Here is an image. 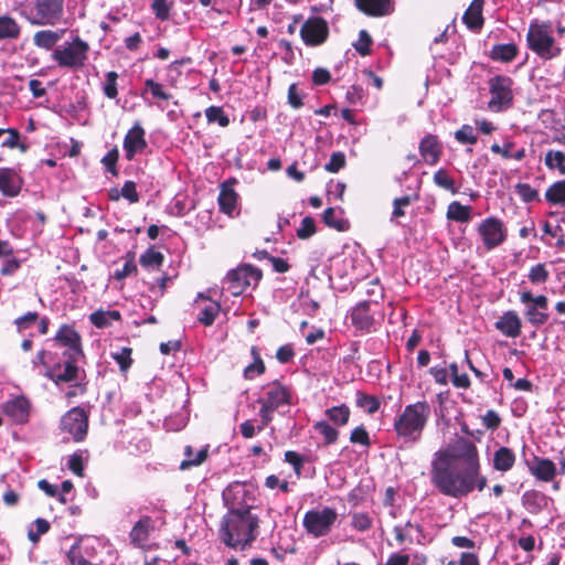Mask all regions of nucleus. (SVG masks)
Instances as JSON below:
<instances>
[{
  "label": "nucleus",
  "mask_w": 565,
  "mask_h": 565,
  "mask_svg": "<svg viewBox=\"0 0 565 565\" xmlns=\"http://www.w3.org/2000/svg\"><path fill=\"white\" fill-rule=\"evenodd\" d=\"M259 520L250 511L227 512L221 523L220 539L228 547L244 551L258 535Z\"/></svg>",
  "instance_id": "2"
},
{
  "label": "nucleus",
  "mask_w": 565,
  "mask_h": 565,
  "mask_svg": "<svg viewBox=\"0 0 565 565\" xmlns=\"http://www.w3.org/2000/svg\"><path fill=\"white\" fill-rule=\"evenodd\" d=\"M65 30H43L39 31L34 34L33 41L34 44L39 47L51 49L53 45L57 43L58 40L63 36Z\"/></svg>",
  "instance_id": "29"
},
{
  "label": "nucleus",
  "mask_w": 565,
  "mask_h": 565,
  "mask_svg": "<svg viewBox=\"0 0 565 565\" xmlns=\"http://www.w3.org/2000/svg\"><path fill=\"white\" fill-rule=\"evenodd\" d=\"M104 554L113 558L110 546L96 536H83L73 544V565H104Z\"/></svg>",
  "instance_id": "5"
},
{
  "label": "nucleus",
  "mask_w": 565,
  "mask_h": 565,
  "mask_svg": "<svg viewBox=\"0 0 565 565\" xmlns=\"http://www.w3.org/2000/svg\"><path fill=\"white\" fill-rule=\"evenodd\" d=\"M356 8L370 17H384L394 11L393 0H354Z\"/></svg>",
  "instance_id": "19"
},
{
  "label": "nucleus",
  "mask_w": 565,
  "mask_h": 565,
  "mask_svg": "<svg viewBox=\"0 0 565 565\" xmlns=\"http://www.w3.org/2000/svg\"><path fill=\"white\" fill-rule=\"evenodd\" d=\"M39 316L36 312H28L24 316L15 319L14 323L19 331L28 329L31 324L35 323Z\"/></svg>",
  "instance_id": "64"
},
{
  "label": "nucleus",
  "mask_w": 565,
  "mask_h": 565,
  "mask_svg": "<svg viewBox=\"0 0 565 565\" xmlns=\"http://www.w3.org/2000/svg\"><path fill=\"white\" fill-rule=\"evenodd\" d=\"M85 356L81 348V337L73 330V396L82 394L86 386V373L83 367Z\"/></svg>",
  "instance_id": "12"
},
{
  "label": "nucleus",
  "mask_w": 565,
  "mask_h": 565,
  "mask_svg": "<svg viewBox=\"0 0 565 565\" xmlns=\"http://www.w3.org/2000/svg\"><path fill=\"white\" fill-rule=\"evenodd\" d=\"M565 154L561 151H548L545 156V164L550 169H558L562 175H565Z\"/></svg>",
  "instance_id": "40"
},
{
  "label": "nucleus",
  "mask_w": 565,
  "mask_h": 565,
  "mask_svg": "<svg viewBox=\"0 0 565 565\" xmlns=\"http://www.w3.org/2000/svg\"><path fill=\"white\" fill-rule=\"evenodd\" d=\"M530 472L541 481H552L556 475L555 463L547 459L534 456L532 460H525Z\"/></svg>",
  "instance_id": "17"
},
{
  "label": "nucleus",
  "mask_w": 565,
  "mask_h": 565,
  "mask_svg": "<svg viewBox=\"0 0 565 565\" xmlns=\"http://www.w3.org/2000/svg\"><path fill=\"white\" fill-rule=\"evenodd\" d=\"M518 53L514 44H499L491 50L490 56L494 61L511 62Z\"/></svg>",
  "instance_id": "31"
},
{
  "label": "nucleus",
  "mask_w": 565,
  "mask_h": 565,
  "mask_svg": "<svg viewBox=\"0 0 565 565\" xmlns=\"http://www.w3.org/2000/svg\"><path fill=\"white\" fill-rule=\"evenodd\" d=\"M420 156L428 164H436L441 153V143H419Z\"/></svg>",
  "instance_id": "35"
},
{
  "label": "nucleus",
  "mask_w": 565,
  "mask_h": 565,
  "mask_svg": "<svg viewBox=\"0 0 565 565\" xmlns=\"http://www.w3.org/2000/svg\"><path fill=\"white\" fill-rule=\"evenodd\" d=\"M151 7L158 19L163 21L169 18L170 7L166 0H152Z\"/></svg>",
  "instance_id": "62"
},
{
  "label": "nucleus",
  "mask_w": 565,
  "mask_h": 565,
  "mask_svg": "<svg viewBox=\"0 0 565 565\" xmlns=\"http://www.w3.org/2000/svg\"><path fill=\"white\" fill-rule=\"evenodd\" d=\"M482 424L488 429L495 430L501 424V418L495 411L489 409L482 417Z\"/></svg>",
  "instance_id": "61"
},
{
  "label": "nucleus",
  "mask_w": 565,
  "mask_h": 565,
  "mask_svg": "<svg viewBox=\"0 0 565 565\" xmlns=\"http://www.w3.org/2000/svg\"><path fill=\"white\" fill-rule=\"evenodd\" d=\"M29 408V401L23 396L12 398L3 405V412L17 423H23L28 419Z\"/></svg>",
  "instance_id": "22"
},
{
  "label": "nucleus",
  "mask_w": 565,
  "mask_h": 565,
  "mask_svg": "<svg viewBox=\"0 0 565 565\" xmlns=\"http://www.w3.org/2000/svg\"><path fill=\"white\" fill-rule=\"evenodd\" d=\"M64 0H35L26 9V18L32 24L56 23L63 14Z\"/></svg>",
  "instance_id": "8"
},
{
  "label": "nucleus",
  "mask_w": 565,
  "mask_h": 565,
  "mask_svg": "<svg viewBox=\"0 0 565 565\" xmlns=\"http://www.w3.org/2000/svg\"><path fill=\"white\" fill-rule=\"evenodd\" d=\"M326 415L333 424L343 426L349 422L350 408L344 404L333 406L326 411Z\"/></svg>",
  "instance_id": "33"
},
{
  "label": "nucleus",
  "mask_w": 565,
  "mask_h": 565,
  "mask_svg": "<svg viewBox=\"0 0 565 565\" xmlns=\"http://www.w3.org/2000/svg\"><path fill=\"white\" fill-rule=\"evenodd\" d=\"M258 403L263 407L275 412L280 406L290 404V393L285 386L275 382L266 387L265 394L258 399Z\"/></svg>",
  "instance_id": "16"
},
{
  "label": "nucleus",
  "mask_w": 565,
  "mask_h": 565,
  "mask_svg": "<svg viewBox=\"0 0 565 565\" xmlns=\"http://www.w3.org/2000/svg\"><path fill=\"white\" fill-rule=\"evenodd\" d=\"M288 104L295 108V109H299L300 107H302L303 103H302V98H303V94L298 89V86L297 84H291L288 88Z\"/></svg>",
  "instance_id": "58"
},
{
  "label": "nucleus",
  "mask_w": 565,
  "mask_h": 565,
  "mask_svg": "<svg viewBox=\"0 0 565 565\" xmlns=\"http://www.w3.org/2000/svg\"><path fill=\"white\" fill-rule=\"evenodd\" d=\"M526 42L529 49L543 60L555 58L562 52L553 35V25L548 21H532Z\"/></svg>",
  "instance_id": "4"
},
{
  "label": "nucleus",
  "mask_w": 565,
  "mask_h": 565,
  "mask_svg": "<svg viewBox=\"0 0 565 565\" xmlns=\"http://www.w3.org/2000/svg\"><path fill=\"white\" fill-rule=\"evenodd\" d=\"M285 461L294 467L297 476H300L305 459L296 451L288 450L285 452Z\"/></svg>",
  "instance_id": "59"
},
{
  "label": "nucleus",
  "mask_w": 565,
  "mask_h": 565,
  "mask_svg": "<svg viewBox=\"0 0 565 565\" xmlns=\"http://www.w3.org/2000/svg\"><path fill=\"white\" fill-rule=\"evenodd\" d=\"M515 191L519 196L526 203L539 200L537 191L527 183H518L515 185Z\"/></svg>",
  "instance_id": "48"
},
{
  "label": "nucleus",
  "mask_w": 565,
  "mask_h": 565,
  "mask_svg": "<svg viewBox=\"0 0 565 565\" xmlns=\"http://www.w3.org/2000/svg\"><path fill=\"white\" fill-rule=\"evenodd\" d=\"M328 24L321 18L308 19L300 29V35L306 44L319 45L328 36Z\"/></svg>",
  "instance_id": "15"
},
{
  "label": "nucleus",
  "mask_w": 565,
  "mask_h": 565,
  "mask_svg": "<svg viewBox=\"0 0 565 565\" xmlns=\"http://www.w3.org/2000/svg\"><path fill=\"white\" fill-rule=\"evenodd\" d=\"M72 47H73V70H74L77 65H83L84 61L86 60V53L88 51V45L78 39H73Z\"/></svg>",
  "instance_id": "43"
},
{
  "label": "nucleus",
  "mask_w": 565,
  "mask_h": 565,
  "mask_svg": "<svg viewBox=\"0 0 565 565\" xmlns=\"http://www.w3.org/2000/svg\"><path fill=\"white\" fill-rule=\"evenodd\" d=\"M262 279V271L252 265H242L227 273L223 280V289L233 296L242 295L252 284L257 285Z\"/></svg>",
  "instance_id": "7"
},
{
  "label": "nucleus",
  "mask_w": 565,
  "mask_h": 565,
  "mask_svg": "<svg viewBox=\"0 0 565 565\" xmlns=\"http://www.w3.org/2000/svg\"><path fill=\"white\" fill-rule=\"evenodd\" d=\"M370 301H362L351 312L352 324L361 331L369 332L373 326L374 318L370 312Z\"/></svg>",
  "instance_id": "21"
},
{
  "label": "nucleus",
  "mask_w": 565,
  "mask_h": 565,
  "mask_svg": "<svg viewBox=\"0 0 565 565\" xmlns=\"http://www.w3.org/2000/svg\"><path fill=\"white\" fill-rule=\"evenodd\" d=\"M484 0H472L463 14V22L471 30L480 29L483 24L482 8Z\"/></svg>",
  "instance_id": "26"
},
{
  "label": "nucleus",
  "mask_w": 565,
  "mask_h": 565,
  "mask_svg": "<svg viewBox=\"0 0 565 565\" xmlns=\"http://www.w3.org/2000/svg\"><path fill=\"white\" fill-rule=\"evenodd\" d=\"M163 259L164 257L160 252L149 248L140 256L139 262L146 268H158L162 265Z\"/></svg>",
  "instance_id": "39"
},
{
  "label": "nucleus",
  "mask_w": 565,
  "mask_h": 565,
  "mask_svg": "<svg viewBox=\"0 0 565 565\" xmlns=\"http://www.w3.org/2000/svg\"><path fill=\"white\" fill-rule=\"evenodd\" d=\"M345 166V156L342 152H333L330 161L326 164V170L332 173L338 172Z\"/></svg>",
  "instance_id": "60"
},
{
  "label": "nucleus",
  "mask_w": 565,
  "mask_h": 565,
  "mask_svg": "<svg viewBox=\"0 0 565 565\" xmlns=\"http://www.w3.org/2000/svg\"><path fill=\"white\" fill-rule=\"evenodd\" d=\"M545 198L552 204L565 205V180L553 183L547 189Z\"/></svg>",
  "instance_id": "36"
},
{
  "label": "nucleus",
  "mask_w": 565,
  "mask_h": 565,
  "mask_svg": "<svg viewBox=\"0 0 565 565\" xmlns=\"http://www.w3.org/2000/svg\"><path fill=\"white\" fill-rule=\"evenodd\" d=\"M19 33L20 28L12 18L7 15L0 17V40L4 38L14 39Z\"/></svg>",
  "instance_id": "38"
},
{
  "label": "nucleus",
  "mask_w": 565,
  "mask_h": 565,
  "mask_svg": "<svg viewBox=\"0 0 565 565\" xmlns=\"http://www.w3.org/2000/svg\"><path fill=\"white\" fill-rule=\"evenodd\" d=\"M90 407H73V441L85 439L88 430V417Z\"/></svg>",
  "instance_id": "20"
},
{
  "label": "nucleus",
  "mask_w": 565,
  "mask_h": 565,
  "mask_svg": "<svg viewBox=\"0 0 565 565\" xmlns=\"http://www.w3.org/2000/svg\"><path fill=\"white\" fill-rule=\"evenodd\" d=\"M452 460L459 462L461 467L473 469L480 472V463L478 450L473 443L470 440L461 439L452 448L451 452L448 451Z\"/></svg>",
  "instance_id": "13"
},
{
  "label": "nucleus",
  "mask_w": 565,
  "mask_h": 565,
  "mask_svg": "<svg viewBox=\"0 0 565 565\" xmlns=\"http://www.w3.org/2000/svg\"><path fill=\"white\" fill-rule=\"evenodd\" d=\"M515 462V454L508 447H500L493 454V468L501 472H507L512 469Z\"/></svg>",
  "instance_id": "28"
},
{
  "label": "nucleus",
  "mask_w": 565,
  "mask_h": 565,
  "mask_svg": "<svg viewBox=\"0 0 565 565\" xmlns=\"http://www.w3.org/2000/svg\"><path fill=\"white\" fill-rule=\"evenodd\" d=\"M351 525L356 531L364 532L372 526V519L366 513H353Z\"/></svg>",
  "instance_id": "50"
},
{
  "label": "nucleus",
  "mask_w": 565,
  "mask_h": 565,
  "mask_svg": "<svg viewBox=\"0 0 565 565\" xmlns=\"http://www.w3.org/2000/svg\"><path fill=\"white\" fill-rule=\"evenodd\" d=\"M313 428L316 429V431L323 436L326 446L334 444L338 440L339 431L335 428H333L328 422H317L313 425Z\"/></svg>",
  "instance_id": "37"
},
{
  "label": "nucleus",
  "mask_w": 565,
  "mask_h": 565,
  "mask_svg": "<svg viewBox=\"0 0 565 565\" xmlns=\"http://www.w3.org/2000/svg\"><path fill=\"white\" fill-rule=\"evenodd\" d=\"M334 214H335V211L333 207H328L327 210H324V212L322 214V220H323L324 224L328 225L329 227L335 228L338 231L348 230V222L344 220H337Z\"/></svg>",
  "instance_id": "45"
},
{
  "label": "nucleus",
  "mask_w": 565,
  "mask_h": 565,
  "mask_svg": "<svg viewBox=\"0 0 565 565\" xmlns=\"http://www.w3.org/2000/svg\"><path fill=\"white\" fill-rule=\"evenodd\" d=\"M350 441L352 444H359L365 447H369L371 445L369 433L366 431L364 426H359L351 431Z\"/></svg>",
  "instance_id": "54"
},
{
  "label": "nucleus",
  "mask_w": 565,
  "mask_h": 565,
  "mask_svg": "<svg viewBox=\"0 0 565 565\" xmlns=\"http://www.w3.org/2000/svg\"><path fill=\"white\" fill-rule=\"evenodd\" d=\"M117 78L116 72H108L106 74V81L104 84V93L108 98H115L117 96Z\"/></svg>",
  "instance_id": "56"
},
{
  "label": "nucleus",
  "mask_w": 565,
  "mask_h": 565,
  "mask_svg": "<svg viewBox=\"0 0 565 565\" xmlns=\"http://www.w3.org/2000/svg\"><path fill=\"white\" fill-rule=\"evenodd\" d=\"M447 217L462 223L468 222L471 217V207L459 202H451L448 206Z\"/></svg>",
  "instance_id": "32"
},
{
  "label": "nucleus",
  "mask_w": 565,
  "mask_h": 565,
  "mask_svg": "<svg viewBox=\"0 0 565 565\" xmlns=\"http://www.w3.org/2000/svg\"><path fill=\"white\" fill-rule=\"evenodd\" d=\"M371 44L372 39L370 34L365 30H361L359 33V40L353 44V46L361 55L364 56L370 53Z\"/></svg>",
  "instance_id": "53"
},
{
  "label": "nucleus",
  "mask_w": 565,
  "mask_h": 565,
  "mask_svg": "<svg viewBox=\"0 0 565 565\" xmlns=\"http://www.w3.org/2000/svg\"><path fill=\"white\" fill-rule=\"evenodd\" d=\"M356 406L363 408L367 414H375L380 408V399L376 396L367 395L362 392L356 393Z\"/></svg>",
  "instance_id": "34"
},
{
  "label": "nucleus",
  "mask_w": 565,
  "mask_h": 565,
  "mask_svg": "<svg viewBox=\"0 0 565 565\" xmlns=\"http://www.w3.org/2000/svg\"><path fill=\"white\" fill-rule=\"evenodd\" d=\"M89 452L86 449L73 452V475L81 478L84 477V468L89 461Z\"/></svg>",
  "instance_id": "41"
},
{
  "label": "nucleus",
  "mask_w": 565,
  "mask_h": 565,
  "mask_svg": "<svg viewBox=\"0 0 565 565\" xmlns=\"http://www.w3.org/2000/svg\"><path fill=\"white\" fill-rule=\"evenodd\" d=\"M430 481L444 495L460 499L475 489L482 491L487 478L473 469H467L452 460L448 451H436L431 461Z\"/></svg>",
  "instance_id": "1"
},
{
  "label": "nucleus",
  "mask_w": 565,
  "mask_h": 565,
  "mask_svg": "<svg viewBox=\"0 0 565 565\" xmlns=\"http://www.w3.org/2000/svg\"><path fill=\"white\" fill-rule=\"evenodd\" d=\"M337 518L338 513L334 509L324 507L307 511L302 523L309 534L320 537L329 534Z\"/></svg>",
  "instance_id": "10"
},
{
  "label": "nucleus",
  "mask_w": 565,
  "mask_h": 565,
  "mask_svg": "<svg viewBox=\"0 0 565 565\" xmlns=\"http://www.w3.org/2000/svg\"><path fill=\"white\" fill-rule=\"evenodd\" d=\"M521 319L515 311L505 312L495 322V328L501 331L504 335L510 338H516L521 333Z\"/></svg>",
  "instance_id": "23"
},
{
  "label": "nucleus",
  "mask_w": 565,
  "mask_h": 565,
  "mask_svg": "<svg viewBox=\"0 0 565 565\" xmlns=\"http://www.w3.org/2000/svg\"><path fill=\"white\" fill-rule=\"evenodd\" d=\"M522 503L531 514H537L547 507V497L540 491L530 490L522 495Z\"/></svg>",
  "instance_id": "25"
},
{
  "label": "nucleus",
  "mask_w": 565,
  "mask_h": 565,
  "mask_svg": "<svg viewBox=\"0 0 565 565\" xmlns=\"http://www.w3.org/2000/svg\"><path fill=\"white\" fill-rule=\"evenodd\" d=\"M434 181L438 186L451 191L452 193H456L454 180L448 175L447 171L440 169L437 172H435Z\"/></svg>",
  "instance_id": "55"
},
{
  "label": "nucleus",
  "mask_w": 565,
  "mask_h": 565,
  "mask_svg": "<svg viewBox=\"0 0 565 565\" xmlns=\"http://www.w3.org/2000/svg\"><path fill=\"white\" fill-rule=\"evenodd\" d=\"M118 157H119L118 149L114 148V149L109 150L102 159V162L105 166L106 171L110 172L113 175L117 174L116 163H117Z\"/></svg>",
  "instance_id": "57"
},
{
  "label": "nucleus",
  "mask_w": 565,
  "mask_h": 565,
  "mask_svg": "<svg viewBox=\"0 0 565 565\" xmlns=\"http://www.w3.org/2000/svg\"><path fill=\"white\" fill-rule=\"evenodd\" d=\"M430 413V405L425 401H419L405 406L395 417L393 428L404 445H414L422 439Z\"/></svg>",
  "instance_id": "3"
},
{
  "label": "nucleus",
  "mask_w": 565,
  "mask_h": 565,
  "mask_svg": "<svg viewBox=\"0 0 565 565\" xmlns=\"http://www.w3.org/2000/svg\"><path fill=\"white\" fill-rule=\"evenodd\" d=\"M529 279L532 284L545 282L548 279V271L544 264H536L530 269Z\"/></svg>",
  "instance_id": "51"
},
{
  "label": "nucleus",
  "mask_w": 565,
  "mask_h": 565,
  "mask_svg": "<svg viewBox=\"0 0 565 565\" xmlns=\"http://www.w3.org/2000/svg\"><path fill=\"white\" fill-rule=\"evenodd\" d=\"M185 459L180 463L181 470H186L190 467L200 466L207 457V447L201 448L194 452L191 446L184 448Z\"/></svg>",
  "instance_id": "30"
},
{
  "label": "nucleus",
  "mask_w": 565,
  "mask_h": 565,
  "mask_svg": "<svg viewBox=\"0 0 565 565\" xmlns=\"http://www.w3.org/2000/svg\"><path fill=\"white\" fill-rule=\"evenodd\" d=\"M131 349L130 348H121L117 352H113V359L119 364V367L122 372H126L131 365Z\"/></svg>",
  "instance_id": "47"
},
{
  "label": "nucleus",
  "mask_w": 565,
  "mask_h": 565,
  "mask_svg": "<svg viewBox=\"0 0 565 565\" xmlns=\"http://www.w3.org/2000/svg\"><path fill=\"white\" fill-rule=\"evenodd\" d=\"M491 98L488 103L492 111H502L508 108L512 102V79L503 76H495L490 79Z\"/></svg>",
  "instance_id": "11"
},
{
  "label": "nucleus",
  "mask_w": 565,
  "mask_h": 565,
  "mask_svg": "<svg viewBox=\"0 0 565 565\" xmlns=\"http://www.w3.org/2000/svg\"><path fill=\"white\" fill-rule=\"evenodd\" d=\"M21 184L17 173L11 169H0V191L2 194L13 198L19 194Z\"/></svg>",
  "instance_id": "24"
},
{
  "label": "nucleus",
  "mask_w": 565,
  "mask_h": 565,
  "mask_svg": "<svg viewBox=\"0 0 565 565\" xmlns=\"http://www.w3.org/2000/svg\"><path fill=\"white\" fill-rule=\"evenodd\" d=\"M154 529L156 521L148 515L141 516L129 533L131 543L135 546L143 548L149 540L150 533L154 531Z\"/></svg>",
  "instance_id": "18"
},
{
  "label": "nucleus",
  "mask_w": 565,
  "mask_h": 565,
  "mask_svg": "<svg viewBox=\"0 0 565 565\" xmlns=\"http://www.w3.org/2000/svg\"><path fill=\"white\" fill-rule=\"evenodd\" d=\"M316 233L315 220L311 216H306L301 221L300 227L297 230V236L300 239H307Z\"/></svg>",
  "instance_id": "49"
},
{
  "label": "nucleus",
  "mask_w": 565,
  "mask_h": 565,
  "mask_svg": "<svg viewBox=\"0 0 565 565\" xmlns=\"http://www.w3.org/2000/svg\"><path fill=\"white\" fill-rule=\"evenodd\" d=\"M524 316L529 320V322L534 327H540L544 324L547 319L548 315L545 312H542L541 309H537L536 307L527 306Z\"/></svg>",
  "instance_id": "44"
},
{
  "label": "nucleus",
  "mask_w": 565,
  "mask_h": 565,
  "mask_svg": "<svg viewBox=\"0 0 565 565\" xmlns=\"http://www.w3.org/2000/svg\"><path fill=\"white\" fill-rule=\"evenodd\" d=\"M478 232L483 239L487 249H493L501 245L505 239V231L499 218L488 217L478 227Z\"/></svg>",
  "instance_id": "14"
},
{
  "label": "nucleus",
  "mask_w": 565,
  "mask_h": 565,
  "mask_svg": "<svg viewBox=\"0 0 565 565\" xmlns=\"http://www.w3.org/2000/svg\"><path fill=\"white\" fill-rule=\"evenodd\" d=\"M120 195L127 199L130 203H136L139 200L136 191V183L132 181H126L121 188Z\"/></svg>",
  "instance_id": "63"
},
{
  "label": "nucleus",
  "mask_w": 565,
  "mask_h": 565,
  "mask_svg": "<svg viewBox=\"0 0 565 565\" xmlns=\"http://www.w3.org/2000/svg\"><path fill=\"white\" fill-rule=\"evenodd\" d=\"M412 203V198L409 195H404L402 198H396L393 201V212L391 221L395 218L402 217L405 215L404 207L408 206Z\"/></svg>",
  "instance_id": "52"
},
{
  "label": "nucleus",
  "mask_w": 565,
  "mask_h": 565,
  "mask_svg": "<svg viewBox=\"0 0 565 565\" xmlns=\"http://www.w3.org/2000/svg\"><path fill=\"white\" fill-rule=\"evenodd\" d=\"M54 342L56 347L65 349L63 351L65 360L63 365L56 364L49 369L45 375L53 381L61 391H64L71 387V355H67L71 349V327L66 324L63 326L57 332Z\"/></svg>",
  "instance_id": "6"
},
{
  "label": "nucleus",
  "mask_w": 565,
  "mask_h": 565,
  "mask_svg": "<svg viewBox=\"0 0 565 565\" xmlns=\"http://www.w3.org/2000/svg\"><path fill=\"white\" fill-rule=\"evenodd\" d=\"M209 122H217L221 127L228 125V118L221 107L211 106L205 110Z\"/></svg>",
  "instance_id": "46"
},
{
  "label": "nucleus",
  "mask_w": 565,
  "mask_h": 565,
  "mask_svg": "<svg viewBox=\"0 0 565 565\" xmlns=\"http://www.w3.org/2000/svg\"><path fill=\"white\" fill-rule=\"evenodd\" d=\"M217 201H218L220 210L223 213H225L227 215L233 214V212L236 209V204H237V194L232 189L230 183L225 182L222 184Z\"/></svg>",
  "instance_id": "27"
},
{
  "label": "nucleus",
  "mask_w": 565,
  "mask_h": 565,
  "mask_svg": "<svg viewBox=\"0 0 565 565\" xmlns=\"http://www.w3.org/2000/svg\"><path fill=\"white\" fill-rule=\"evenodd\" d=\"M222 498L228 509L227 512L250 511L252 505L248 502L254 500L253 486L246 482L234 481L223 490Z\"/></svg>",
  "instance_id": "9"
},
{
  "label": "nucleus",
  "mask_w": 565,
  "mask_h": 565,
  "mask_svg": "<svg viewBox=\"0 0 565 565\" xmlns=\"http://www.w3.org/2000/svg\"><path fill=\"white\" fill-rule=\"evenodd\" d=\"M220 309L221 308L217 302H211L201 310L198 320L204 326H211L213 324L216 316L218 315Z\"/></svg>",
  "instance_id": "42"
}]
</instances>
